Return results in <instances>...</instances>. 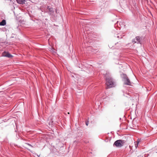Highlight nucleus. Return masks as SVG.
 <instances>
[{
  "label": "nucleus",
  "mask_w": 157,
  "mask_h": 157,
  "mask_svg": "<svg viewBox=\"0 0 157 157\" xmlns=\"http://www.w3.org/2000/svg\"><path fill=\"white\" fill-rule=\"evenodd\" d=\"M106 88H109L111 87H114V85L112 79L111 78L108 77L106 78Z\"/></svg>",
  "instance_id": "obj_1"
},
{
  "label": "nucleus",
  "mask_w": 157,
  "mask_h": 157,
  "mask_svg": "<svg viewBox=\"0 0 157 157\" xmlns=\"http://www.w3.org/2000/svg\"><path fill=\"white\" fill-rule=\"evenodd\" d=\"M124 144V141L121 140H118L116 141L114 144V146H115L117 147H121Z\"/></svg>",
  "instance_id": "obj_2"
},
{
  "label": "nucleus",
  "mask_w": 157,
  "mask_h": 157,
  "mask_svg": "<svg viewBox=\"0 0 157 157\" xmlns=\"http://www.w3.org/2000/svg\"><path fill=\"white\" fill-rule=\"evenodd\" d=\"M141 38L139 36H136L135 39L132 40V42L134 43L141 44Z\"/></svg>",
  "instance_id": "obj_3"
},
{
  "label": "nucleus",
  "mask_w": 157,
  "mask_h": 157,
  "mask_svg": "<svg viewBox=\"0 0 157 157\" xmlns=\"http://www.w3.org/2000/svg\"><path fill=\"white\" fill-rule=\"evenodd\" d=\"M2 55L3 56L6 57L8 58H10L12 57V56L11 54L6 52H3Z\"/></svg>",
  "instance_id": "obj_4"
},
{
  "label": "nucleus",
  "mask_w": 157,
  "mask_h": 157,
  "mask_svg": "<svg viewBox=\"0 0 157 157\" xmlns=\"http://www.w3.org/2000/svg\"><path fill=\"white\" fill-rule=\"evenodd\" d=\"M122 77L123 78V80L124 82V83L125 85H128V78L126 75L123 74L122 75Z\"/></svg>",
  "instance_id": "obj_5"
},
{
  "label": "nucleus",
  "mask_w": 157,
  "mask_h": 157,
  "mask_svg": "<svg viewBox=\"0 0 157 157\" xmlns=\"http://www.w3.org/2000/svg\"><path fill=\"white\" fill-rule=\"evenodd\" d=\"M17 3L19 4H23L25 3V0H16Z\"/></svg>",
  "instance_id": "obj_6"
},
{
  "label": "nucleus",
  "mask_w": 157,
  "mask_h": 157,
  "mask_svg": "<svg viewBox=\"0 0 157 157\" xmlns=\"http://www.w3.org/2000/svg\"><path fill=\"white\" fill-rule=\"evenodd\" d=\"M134 85V83L132 82H131L130 80L128 78V86H131V87H131L132 86H133Z\"/></svg>",
  "instance_id": "obj_7"
},
{
  "label": "nucleus",
  "mask_w": 157,
  "mask_h": 157,
  "mask_svg": "<svg viewBox=\"0 0 157 157\" xmlns=\"http://www.w3.org/2000/svg\"><path fill=\"white\" fill-rule=\"evenodd\" d=\"M6 21L5 20H3L2 21L0 22V25L4 26L6 24Z\"/></svg>",
  "instance_id": "obj_8"
},
{
  "label": "nucleus",
  "mask_w": 157,
  "mask_h": 157,
  "mask_svg": "<svg viewBox=\"0 0 157 157\" xmlns=\"http://www.w3.org/2000/svg\"><path fill=\"white\" fill-rule=\"evenodd\" d=\"M149 155H148V154H144L142 156V157H147Z\"/></svg>",
  "instance_id": "obj_9"
},
{
  "label": "nucleus",
  "mask_w": 157,
  "mask_h": 157,
  "mask_svg": "<svg viewBox=\"0 0 157 157\" xmlns=\"http://www.w3.org/2000/svg\"><path fill=\"white\" fill-rule=\"evenodd\" d=\"M140 142V141L139 140H137V145H138V144H139V143Z\"/></svg>",
  "instance_id": "obj_10"
},
{
  "label": "nucleus",
  "mask_w": 157,
  "mask_h": 157,
  "mask_svg": "<svg viewBox=\"0 0 157 157\" xmlns=\"http://www.w3.org/2000/svg\"><path fill=\"white\" fill-rule=\"evenodd\" d=\"M88 123H88V122H86V125L87 126V125H88Z\"/></svg>",
  "instance_id": "obj_11"
},
{
  "label": "nucleus",
  "mask_w": 157,
  "mask_h": 157,
  "mask_svg": "<svg viewBox=\"0 0 157 157\" xmlns=\"http://www.w3.org/2000/svg\"><path fill=\"white\" fill-rule=\"evenodd\" d=\"M155 151L157 153V149H156Z\"/></svg>",
  "instance_id": "obj_12"
},
{
  "label": "nucleus",
  "mask_w": 157,
  "mask_h": 157,
  "mask_svg": "<svg viewBox=\"0 0 157 157\" xmlns=\"http://www.w3.org/2000/svg\"><path fill=\"white\" fill-rule=\"evenodd\" d=\"M135 147H136V145L135 144Z\"/></svg>",
  "instance_id": "obj_13"
},
{
  "label": "nucleus",
  "mask_w": 157,
  "mask_h": 157,
  "mask_svg": "<svg viewBox=\"0 0 157 157\" xmlns=\"http://www.w3.org/2000/svg\"><path fill=\"white\" fill-rule=\"evenodd\" d=\"M129 147H130H130H131L130 146H129Z\"/></svg>",
  "instance_id": "obj_14"
},
{
  "label": "nucleus",
  "mask_w": 157,
  "mask_h": 157,
  "mask_svg": "<svg viewBox=\"0 0 157 157\" xmlns=\"http://www.w3.org/2000/svg\"><path fill=\"white\" fill-rule=\"evenodd\" d=\"M29 145L31 146V145L29 144Z\"/></svg>",
  "instance_id": "obj_15"
}]
</instances>
